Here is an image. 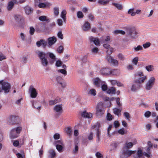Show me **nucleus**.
I'll list each match as a JSON object with an SVG mask.
<instances>
[{
  "instance_id": "1",
  "label": "nucleus",
  "mask_w": 158,
  "mask_h": 158,
  "mask_svg": "<svg viewBox=\"0 0 158 158\" xmlns=\"http://www.w3.org/2000/svg\"><path fill=\"white\" fill-rule=\"evenodd\" d=\"M0 85H1V92L6 94L9 93L11 89L10 84L3 80L0 81Z\"/></svg>"
},
{
  "instance_id": "2",
  "label": "nucleus",
  "mask_w": 158,
  "mask_h": 158,
  "mask_svg": "<svg viewBox=\"0 0 158 158\" xmlns=\"http://www.w3.org/2000/svg\"><path fill=\"white\" fill-rule=\"evenodd\" d=\"M22 129V128L21 127H18L12 129L10 133V137L13 138H17Z\"/></svg>"
},
{
  "instance_id": "3",
  "label": "nucleus",
  "mask_w": 158,
  "mask_h": 158,
  "mask_svg": "<svg viewBox=\"0 0 158 158\" xmlns=\"http://www.w3.org/2000/svg\"><path fill=\"white\" fill-rule=\"evenodd\" d=\"M155 81L156 79L154 77H150L145 85V89L147 90H151L154 85Z\"/></svg>"
},
{
  "instance_id": "4",
  "label": "nucleus",
  "mask_w": 158,
  "mask_h": 158,
  "mask_svg": "<svg viewBox=\"0 0 158 158\" xmlns=\"http://www.w3.org/2000/svg\"><path fill=\"white\" fill-rule=\"evenodd\" d=\"M136 151L129 150L127 149H123L122 154L120 155V158H127L129 157L132 154L135 153Z\"/></svg>"
},
{
  "instance_id": "5",
  "label": "nucleus",
  "mask_w": 158,
  "mask_h": 158,
  "mask_svg": "<svg viewBox=\"0 0 158 158\" xmlns=\"http://www.w3.org/2000/svg\"><path fill=\"white\" fill-rule=\"evenodd\" d=\"M19 120V117L14 115L10 116L7 119L8 123L11 125L18 124Z\"/></svg>"
},
{
  "instance_id": "6",
  "label": "nucleus",
  "mask_w": 158,
  "mask_h": 158,
  "mask_svg": "<svg viewBox=\"0 0 158 158\" xmlns=\"http://www.w3.org/2000/svg\"><path fill=\"white\" fill-rule=\"evenodd\" d=\"M40 1V0H35V7H38L40 8H44L49 7L51 6V4L48 2L45 3L39 2L38 1Z\"/></svg>"
},
{
  "instance_id": "7",
  "label": "nucleus",
  "mask_w": 158,
  "mask_h": 158,
  "mask_svg": "<svg viewBox=\"0 0 158 158\" xmlns=\"http://www.w3.org/2000/svg\"><path fill=\"white\" fill-rule=\"evenodd\" d=\"M100 127V123L97 122L94 125L92 126V128L93 129H95L96 130V135L97 138H99L101 135V131L99 129Z\"/></svg>"
},
{
  "instance_id": "8",
  "label": "nucleus",
  "mask_w": 158,
  "mask_h": 158,
  "mask_svg": "<svg viewBox=\"0 0 158 158\" xmlns=\"http://www.w3.org/2000/svg\"><path fill=\"white\" fill-rule=\"evenodd\" d=\"M53 110L56 114L60 115L63 112V106L62 104L57 105L53 108Z\"/></svg>"
},
{
  "instance_id": "9",
  "label": "nucleus",
  "mask_w": 158,
  "mask_h": 158,
  "mask_svg": "<svg viewBox=\"0 0 158 158\" xmlns=\"http://www.w3.org/2000/svg\"><path fill=\"white\" fill-rule=\"evenodd\" d=\"M104 112L103 107L102 104L98 105L97 108L96 115L98 117L102 116Z\"/></svg>"
},
{
  "instance_id": "10",
  "label": "nucleus",
  "mask_w": 158,
  "mask_h": 158,
  "mask_svg": "<svg viewBox=\"0 0 158 158\" xmlns=\"http://www.w3.org/2000/svg\"><path fill=\"white\" fill-rule=\"evenodd\" d=\"M120 142L118 141H113L111 143L110 146L111 148L110 151H115L118 148L120 145Z\"/></svg>"
},
{
  "instance_id": "11",
  "label": "nucleus",
  "mask_w": 158,
  "mask_h": 158,
  "mask_svg": "<svg viewBox=\"0 0 158 158\" xmlns=\"http://www.w3.org/2000/svg\"><path fill=\"white\" fill-rule=\"evenodd\" d=\"M29 93H30L31 97L32 98H35L37 94L36 89L32 86H31L29 89Z\"/></svg>"
},
{
  "instance_id": "12",
  "label": "nucleus",
  "mask_w": 158,
  "mask_h": 158,
  "mask_svg": "<svg viewBox=\"0 0 158 158\" xmlns=\"http://www.w3.org/2000/svg\"><path fill=\"white\" fill-rule=\"evenodd\" d=\"M111 69L109 68H105L102 69L100 73L102 75L108 76L111 75Z\"/></svg>"
},
{
  "instance_id": "13",
  "label": "nucleus",
  "mask_w": 158,
  "mask_h": 158,
  "mask_svg": "<svg viewBox=\"0 0 158 158\" xmlns=\"http://www.w3.org/2000/svg\"><path fill=\"white\" fill-rule=\"evenodd\" d=\"M54 144L56 145V148L58 152H61L62 151L63 147L61 145L59 144H62L61 141L60 140L55 141L54 142Z\"/></svg>"
},
{
  "instance_id": "14",
  "label": "nucleus",
  "mask_w": 158,
  "mask_h": 158,
  "mask_svg": "<svg viewBox=\"0 0 158 158\" xmlns=\"http://www.w3.org/2000/svg\"><path fill=\"white\" fill-rule=\"evenodd\" d=\"M93 82L94 85L96 87H99L101 85H102L103 81H102L98 78H96L93 79Z\"/></svg>"
},
{
  "instance_id": "15",
  "label": "nucleus",
  "mask_w": 158,
  "mask_h": 158,
  "mask_svg": "<svg viewBox=\"0 0 158 158\" xmlns=\"http://www.w3.org/2000/svg\"><path fill=\"white\" fill-rule=\"evenodd\" d=\"M107 60L109 62L115 65H117L118 64V62L116 60L114 59L110 56H108L106 58Z\"/></svg>"
},
{
  "instance_id": "16",
  "label": "nucleus",
  "mask_w": 158,
  "mask_h": 158,
  "mask_svg": "<svg viewBox=\"0 0 158 158\" xmlns=\"http://www.w3.org/2000/svg\"><path fill=\"white\" fill-rule=\"evenodd\" d=\"M81 116L83 118H90L92 117V114L90 113H88L85 111H83L81 113Z\"/></svg>"
},
{
  "instance_id": "17",
  "label": "nucleus",
  "mask_w": 158,
  "mask_h": 158,
  "mask_svg": "<svg viewBox=\"0 0 158 158\" xmlns=\"http://www.w3.org/2000/svg\"><path fill=\"white\" fill-rule=\"evenodd\" d=\"M89 40L90 42H93L96 45H100V42L98 38H94L92 36H90L89 37Z\"/></svg>"
},
{
  "instance_id": "18",
  "label": "nucleus",
  "mask_w": 158,
  "mask_h": 158,
  "mask_svg": "<svg viewBox=\"0 0 158 158\" xmlns=\"http://www.w3.org/2000/svg\"><path fill=\"white\" fill-rule=\"evenodd\" d=\"M48 40L49 45L51 46L56 41V39L55 37L53 36L49 38L48 39Z\"/></svg>"
},
{
  "instance_id": "19",
  "label": "nucleus",
  "mask_w": 158,
  "mask_h": 158,
  "mask_svg": "<svg viewBox=\"0 0 158 158\" xmlns=\"http://www.w3.org/2000/svg\"><path fill=\"white\" fill-rule=\"evenodd\" d=\"M82 27L83 31H88L90 28V24L88 22H86L82 26Z\"/></svg>"
},
{
  "instance_id": "20",
  "label": "nucleus",
  "mask_w": 158,
  "mask_h": 158,
  "mask_svg": "<svg viewBox=\"0 0 158 158\" xmlns=\"http://www.w3.org/2000/svg\"><path fill=\"white\" fill-rule=\"evenodd\" d=\"M32 105L35 109L38 110H40L41 107V105L39 101L34 102L32 103Z\"/></svg>"
},
{
  "instance_id": "21",
  "label": "nucleus",
  "mask_w": 158,
  "mask_h": 158,
  "mask_svg": "<svg viewBox=\"0 0 158 158\" xmlns=\"http://www.w3.org/2000/svg\"><path fill=\"white\" fill-rule=\"evenodd\" d=\"M147 79V76H143V77H140L136 79L135 81V82L137 83H138L139 84H141L143 83Z\"/></svg>"
},
{
  "instance_id": "22",
  "label": "nucleus",
  "mask_w": 158,
  "mask_h": 158,
  "mask_svg": "<svg viewBox=\"0 0 158 158\" xmlns=\"http://www.w3.org/2000/svg\"><path fill=\"white\" fill-rule=\"evenodd\" d=\"M36 53L40 60L46 57V54L44 52L40 51H37L36 52Z\"/></svg>"
},
{
  "instance_id": "23",
  "label": "nucleus",
  "mask_w": 158,
  "mask_h": 158,
  "mask_svg": "<svg viewBox=\"0 0 158 158\" xmlns=\"http://www.w3.org/2000/svg\"><path fill=\"white\" fill-rule=\"evenodd\" d=\"M65 133L69 136L72 135L73 133V130L72 128L70 127H67L64 130Z\"/></svg>"
},
{
  "instance_id": "24",
  "label": "nucleus",
  "mask_w": 158,
  "mask_h": 158,
  "mask_svg": "<svg viewBox=\"0 0 158 158\" xmlns=\"http://www.w3.org/2000/svg\"><path fill=\"white\" fill-rule=\"evenodd\" d=\"M47 55L49 57L52 59L50 61L51 64H53L55 61L56 59V56L55 55L52 53L48 52L47 53Z\"/></svg>"
},
{
  "instance_id": "25",
  "label": "nucleus",
  "mask_w": 158,
  "mask_h": 158,
  "mask_svg": "<svg viewBox=\"0 0 158 158\" xmlns=\"http://www.w3.org/2000/svg\"><path fill=\"white\" fill-rule=\"evenodd\" d=\"M61 78L60 77H58L56 78V80L59 86H60L63 88L65 87L66 85L61 80Z\"/></svg>"
},
{
  "instance_id": "26",
  "label": "nucleus",
  "mask_w": 158,
  "mask_h": 158,
  "mask_svg": "<svg viewBox=\"0 0 158 158\" xmlns=\"http://www.w3.org/2000/svg\"><path fill=\"white\" fill-rule=\"evenodd\" d=\"M60 101V98H56L54 100H51L49 102V104L52 106L59 102Z\"/></svg>"
},
{
  "instance_id": "27",
  "label": "nucleus",
  "mask_w": 158,
  "mask_h": 158,
  "mask_svg": "<svg viewBox=\"0 0 158 158\" xmlns=\"http://www.w3.org/2000/svg\"><path fill=\"white\" fill-rule=\"evenodd\" d=\"M150 148L148 147L146 149V152H143V155L148 158L150 157L151 155Z\"/></svg>"
},
{
  "instance_id": "28",
  "label": "nucleus",
  "mask_w": 158,
  "mask_h": 158,
  "mask_svg": "<svg viewBox=\"0 0 158 158\" xmlns=\"http://www.w3.org/2000/svg\"><path fill=\"white\" fill-rule=\"evenodd\" d=\"M53 13L54 17L56 18L57 17L59 14V7H56L53 8Z\"/></svg>"
},
{
  "instance_id": "29",
  "label": "nucleus",
  "mask_w": 158,
  "mask_h": 158,
  "mask_svg": "<svg viewBox=\"0 0 158 158\" xmlns=\"http://www.w3.org/2000/svg\"><path fill=\"white\" fill-rule=\"evenodd\" d=\"M48 158H54L56 155L54 150L53 149L49 150L48 151Z\"/></svg>"
},
{
  "instance_id": "30",
  "label": "nucleus",
  "mask_w": 158,
  "mask_h": 158,
  "mask_svg": "<svg viewBox=\"0 0 158 158\" xmlns=\"http://www.w3.org/2000/svg\"><path fill=\"white\" fill-rule=\"evenodd\" d=\"M25 10L26 14L29 15L33 12V10L28 6L25 7Z\"/></svg>"
},
{
  "instance_id": "31",
  "label": "nucleus",
  "mask_w": 158,
  "mask_h": 158,
  "mask_svg": "<svg viewBox=\"0 0 158 158\" xmlns=\"http://www.w3.org/2000/svg\"><path fill=\"white\" fill-rule=\"evenodd\" d=\"M131 36L134 38H136L138 36L137 32L135 30L131 31L129 33Z\"/></svg>"
},
{
  "instance_id": "32",
  "label": "nucleus",
  "mask_w": 158,
  "mask_h": 158,
  "mask_svg": "<svg viewBox=\"0 0 158 158\" xmlns=\"http://www.w3.org/2000/svg\"><path fill=\"white\" fill-rule=\"evenodd\" d=\"M66 11L65 10H62L61 12L60 17L63 19L64 22H65L66 21Z\"/></svg>"
},
{
  "instance_id": "33",
  "label": "nucleus",
  "mask_w": 158,
  "mask_h": 158,
  "mask_svg": "<svg viewBox=\"0 0 158 158\" xmlns=\"http://www.w3.org/2000/svg\"><path fill=\"white\" fill-rule=\"evenodd\" d=\"M111 75H118L120 74V71L118 69H111Z\"/></svg>"
},
{
  "instance_id": "34",
  "label": "nucleus",
  "mask_w": 158,
  "mask_h": 158,
  "mask_svg": "<svg viewBox=\"0 0 158 158\" xmlns=\"http://www.w3.org/2000/svg\"><path fill=\"white\" fill-rule=\"evenodd\" d=\"M14 5V3L12 1L9 2L7 7L8 10H11L13 8Z\"/></svg>"
},
{
  "instance_id": "35",
  "label": "nucleus",
  "mask_w": 158,
  "mask_h": 158,
  "mask_svg": "<svg viewBox=\"0 0 158 158\" xmlns=\"http://www.w3.org/2000/svg\"><path fill=\"white\" fill-rule=\"evenodd\" d=\"M116 89L114 87H112L107 89V93L109 94H114L115 93Z\"/></svg>"
},
{
  "instance_id": "36",
  "label": "nucleus",
  "mask_w": 158,
  "mask_h": 158,
  "mask_svg": "<svg viewBox=\"0 0 158 158\" xmlns=\"http://www.w3.org/2000/svg\"><path fill=\"white\" fill-rule=\"evenodd\" d=\"M139 88V86L136 84L132 85L131 88V90L132 92H135L138 90Z\"/></svg>"
},
{
  "instance_id": "37",
  "label": "nucleus",
  "mask_w": 158,
  "mask_h": 158,
  "mask_svg": "<svg viewBox=\"0 0 158 158\" xmlns=\"http://www.w3.org/2000/svg\"><path fill=\"white\" fill-rule=\"evenodd\" d=\"M40 60L41 64L43 66H46L48 64V62L46 57L41 59Z\"/></svg>"
},
{
  "instance_id": "38",
  "label": "nucleus",
  "mask_w": 158,
  "mask_h": 158,
  "mask_svg": "<svg viewBox=\"0 0 158 158\" xmlns=\"http://www.w3.org/2000/svg\"><path fill=\"white\" fill-rule=\"evenodd\" d=\"M14 18L15 20L18 22H19L23 19L22 16L19 15H15L14 16Z\"/></svg>"
},
{
  "instance_id": "39",
  "label": "nucleus",
  "mask_w": 158,
  "mask_h": 158,
  "mask_svg": "<svg viewBox=\"0 0 158 158\" xmlns=\"http://www.w3.org/2000/svg\"><path fill=\"white\" fill-rule=\"evenodd\" d=\"M146 70L148 72L152 71L154 69V66L152 65H148L145 67Z\"/></svg>"
},
{
  "instance_id": "40",
  "label": "nucleus",
  "mask_w": 158,
  "mask_h": 158,
  "mask_svg": "<svg viewBox=\"0 0 158 158\" xmlns=\"http://www.w3.org/2000/svg\"><path fill=\"white\" fill-rule=\"evenodd\" d=\"M113 112L114 113L118 116L121 114V110L117 108H114L113 109Z\"/></svg>"
},
{
  "instance_id": "41",
  "label": "nucleus",
  "mask_w": 158,
  "mask_h": 158,
  "mask_svg": "<svg viewBox=\"0 0 158 158\" xmlns=\"http://www.w3.org/2000/svg\"><path fill=\"white\" fill-rule=\"evenodd\" d=\"M133 145V144L132 142H130L129 143L126 142L125 144V146L124 147V148H126L129 149L131 148Z\"/></svg>"
},
{
  "instance_id": "42",
  "label": "nucleus",
  "mask_w": 158,
  "mask_h": 158,
  "mask_svg": "<svg viewBox=\"0 0 158 158\" xmlns=\"http://www.w3.org/2000/svg\"><path fill=\"white\" fill-rule=\"evenodd\" d=\"M113 33L116 35L117 34H122V35H124L125 34V32L124 31L122 30H115Z\"/></svg>"
},
{
  "instance_id": "43",
  "label": "nucleus",
  "mask_w": 158,
  "mask_h": 158,
  "mask_svg": "<svg viewBox=\"0 0 158 158\" xmlns=\"http://www.w3.org/2000/svg\"><path fill=\"white\" fill-rule=\"evenodd\" d=\"M109 2V1L105 0H98V3L101 5H104L107 4Z\"/></svg>"
},
{
  "instance_id": "44",
  "label": "nucleus",
  "mask_w": 158,
  "mask_h": 158,
  "mask_svg": "<svg viewBox=\"0 0 158 158\" xmlns=\"http://www.w3.org/2000/svg\"><path fill=\"white\" fill-rule=\"evenodd\" d=\"M137 157L138 158H144L143 156H142V151L139 149L137 152Z\"/></svg>"
},
{
  "instance_id": "45",
  "label": "nucleus",
  "mask_w": 158,
  "mask_h": 158,
  "mask_svg": "<svg viewBox=\"0 0 158 158\" xmlns=\"http://www.w3.org/2000/svg\"><path fill=\"white\" fill-rule=\"evenodd\" d=\"M88 94L93 96H95L96 94V92L94 89H92L89 91Z\"/></svg>"
},
{
  "instance_id": "46",
  "label": "nucleus",
  "mask_w": 158,
  "mask_h": 158,
  "mask_svg": "<svg viewBox=\"0 0 158 158\" xmlns=\"http://www.w3.org/2000/svg\"><path fill=\"white\" fill-rule=\"evenodd\" d=\"M134 76L135 77H143V72L141 71H138L135 73Z\"/></svg>"
},
{
  "instance_id": "47",
  "label": "nucleus",
  "mask_w": 158,
  "mask_h": 158,
  "mask_svg": "<svg viewBox=\"0 0 158 158\" xmlns=\"http://www.w3.org/2000/svg\"><path fill=\"white\" fill-rule=\"evenodd\" d=\"M112 5L115 6L117 9L119 10H121L122 9L123 6L122 5L115 3H113Z\"/></svg>"
},
{
  "instance_id": "48",
  "label": "nucleus",
  "mask_w": 158,
  "mask_h": 158,
  "mask_svg": "<svg viewBox=\"0 0 158 158\" xmlns=\"http://www.w3.org/2000/svg\"><path fill=\"white\" fill-rule=\"evenodd\" d=\"M118 57L120 60L123 61L125 59L126 56L119 54L118 55Z\"/></svg>"
},
{
  "instance_id": "49",
  "label": "nucleus",
  "mask_w": 158,
  "mask_h": 158,
  "mask_svg": "<svg viewBox=\"0 0 158 158\" xmlns=\"http://www.w3.org/2000/svg\"><path fill=\"white\" fill-rule=\"evenodd\" d=\"M39 19L41 21H48L49 19H48L47 17L45 16H42L39 17Z\"/></svg>"
},
{
  "instance_id": "50",
  "label": "nucleus",
  "mask_w": 158,
  "mask_h": 158,
  "mask_svg": "<svg viewBox=\"0 0 158 158\" xmlns=\"http://www.w3.org/2000/svg\"><path fill=\"white\" fill-rule=\"evenodd\" d=\"M91 51L93 54H96L98 52V49L97 47H95L92 48Z\"/></svg>"
},
{
  "instance_id": "51",
  "label": "nucleus",
  "mask_w": 158,
  "mask_h": 158,
  "mask_svg": "<svg viewBox=\"0 0 158 158\" xmlns=\"http://www.w3.org/2000/svg\"><path fill=\"white\" fill-rule=\"evenodd\" d=\"M27 58L25 56L22 57L20 58V61L22 63H26L27 61Z\"/></svg>"
},
{
  "instance_id": "52",
  "label": "nucleus",
  "mask_w": 158,
  "mask_h": 158,
  "mask_svg": "<svg viewBox=\"0 0 158 158\" xmlns=\"http://www.w3.org/2000/svg\"><path fill=\"white\" fill-rule=\"evenodd\" d=\"M62 62L60 60H58L56 62V66L57 67H59L62 65Z\"/></svg>"
},
{
  "instance_id": "53",
  "label": "nucleus",
  "mask_w": 158,
  "mask_h": 158,
  "mask_svg": "<svg viewBox=\"0 0 158 158\" xmlns=\"http://www.w3.org/2000/svg\"><path fill=\"white\" fill-rule=\"evenodd\" d=\"M104 82H103V83L102 85H101V86L102 89L103 91H106L107 89V86L106 85L104 84Z\"/></svg>"
},
{
  "instance_id": "54",
  "label": "nucleus",
  "mask_w": 158,
  "mask_h": 158,
  "mask_svg": "<svg viewBox=\"0 0 158 158\" xmlns=\"http://www.w3.org/2000/svg\"><path fill=\"white\" fill-rule=\"evenodd\" d=\"M77 16L78 18H81L83 17L84 15L81 11H78L77 13Z\"/></svg>"
},
{
  "instance_id": "55",
  "label": "nucleus",
  "mask_w": 158,
  "mask_h": 158,
  "mask_svg": "<svg viewBox=\"0 0 158 158\" xmlns=\"http://www.w3.org/2000/svg\"><path fill=\"white\" fill-rule=\"evenodd\" d=\"M57 22L58 25L60 26H61L63 25V20L60 19H58L57 20Z\"/></svg>"
},
{
  "instance_id": "56",
  "label": "nucleus",
  "mask_w": 158,
  "mask_h": 158,
  "mask_svg": "<svg viewBox=\"0 0 158 158\" xmlns=\"http://www.w3.org/2000/svg\"><path fill=\"white\" fill-rule=\"evenodd\" d=\"M63 51V47L62 46H60L57 49V52L59 53L62 52Z\"/></svg>"
},
{
  "instance_id": "57",
  "label": "nucleus",
  "mask_w": 158,
  "mask_h": 158,
  "mask_svg": "<svg viewBox=\"0 0 158 158\" xmlns=\"http://www.w3.org/2000/svg\"><path fill=\"white\" fill-rule=\"evenodd\" d=\"M138 61V58L137 57H135L133 59L132 62L135 65H136L137 64Z\"/></svg>"
},
{
  "instance_id": "58",
  "label": "nucleus",
  "mask_w": 158,
  "mask_h": 158,
  "mask_svg": "<svg viewBox=\"0 0 158 158\" xmlns=\"http://www.w3.org/2000/svg\"><path fill=\"white\" fill-rule=\"evenodd\" d=\"M6 59L5 55L2 52H0V61H2Z\"/></svg>"
},
{
  "instance_id": "59",
  "label": "nucleus",
  "mask_w": 158,
  "mask_h": 158,
  "mask_svg": "<svg viewBox=\"0 0 158 158\" xmlns=\"http://www.w3.org/2000/svg\"><path fill=\"white\" fill-rule=\"evenodd\" d=\"M78 150V146L77 144L75 145L74 149L73 150V152L74 154L76 153Z\"/></svg>"
},
{
  "instance_id": "60",
  "label": "nucleus",
  "mask_w": 158,
  "mask_h": 158,
  "mask_svg": "<svg viewBox=\"0 0 158 158\" xmlns=\"http://www.w3.org/2000/svg\"><path fill=\"white\" fill-rule=\"evenodd\" d=\"M95 156L98 158H103V155L99 152H97L95 154Z\"/></svg>"
},
{
  "instance_id": "61",
  "label": "nucleus",
  "mask_w": 158,
  "mask_h": 158,
  "mask_svg": "<svg viewBox=\"0 0 158 158\" xmlns=\"http://www.w3.org/2000/svg\"><path fill=\"white\" fill-rule=\"evenodd\" d=\"M113 49L112 48H110V47L109 48H108L107 51H106V52L107 54H110L112 53V52H113Z\"/></svg>"
},
{
  "instance_id": "62",
  "label": "nucleus",
  "mask_w": 158,
  "mask_h": 158,
  "mask_svg": "<svg viewBox=\"0 0 158 158\" xmlns=\"http://www.w3.org/2000/svg\"><path fill=\"white\" fill-rule=\"evenodd\" d=\"M151 113L149 111H147L144 114V115L145 117L146 118H148L151 115Z\"/></svg>"
},
{
  "instance_id": "63",
  "label": "nucleus",
  "mask_w": 158,
  "mask_h": 158,
  "mask_svg": "<svg viewBox=\"0 0 158 158\" xmlns=\"http://www.w3.org/2000/svg\"><path fill=\"white\" fill-rule=\"evenodd\" d=\"M151 44L149 42L146 43L143 45V47L144 48H148L150 46Z\"/></svg>"
},
{
  "instance_id": "64",
  "label": "nucleus",
  "mask_w": 158,
  "mask_h": 158,
  "mask_svg": "<svg viewBox=\"0 0 158 158\" xmlns=\"http://www.w3.org/2000/svg\"><path fill=\"white\" fill-rule=\"evenodd\" d=\"M17 158H24V155L23 154H22L21 153H16Z\"/></svg>"
}]
</instances>
